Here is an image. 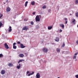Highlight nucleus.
Wrapping results in <instances>:
<instances>
[{
    "mask_svg": "<svg viewBox=\"0 0 78 78\" xmlns=\"http://www.w3.org/2000/svg\"><path fill=\"white\" fill-rule=\"evenodd\" d=\"M36 22H39L40 21V18L39 16L37 15L35 18Z\"/></svg>",
    "mask_w": 78,
    "mask_h": 78,
    "instance_id": "nucleus-1",
    "label": "nucleus"
},
{
    "mask_svg": "<svg viewBox=\"0 0 78 78\" xmlns=\"http://www.w3.org/2000/svg\"><path fill=\"white\" fill-rule=\"evenodd\" d=\"M4 47L6 49H9V46H8V45L7 44V43H5L4 44Z\"/></svg>",
    "mask_w": 78,
    "mask_h": 78,
    "instance_id": "nucleus-2",
    "label": "nucleus"
},
{
    "mask_svg": "<svg viewBox=\"0 0 78 78\" xmlns=\"http://www.w3.org/2000/svg\"><path fill=\"white\" fill-rule=\"evenodd\" d=\"M43 51L44 53H47L48 51V49L46 48H44L43 49Z\"/></svg>",
    "mask_w": 78,
    "mask_h": 78,
    "instance_id": "nucleus-3",
    "label": "nucleus"
},
{
    "mask_svg": "<svg viewBox=\"0 0 78 78\" xmlns=\"http://www.w3.org/2000/svg\"><path fill=\"white\" fill-rule=\"evenodd\" d=\"M16 43H14L13 44V48L14 49H16L17 48V46L15 45H16Z\"/></svg>",
    "mask_w": 78,
    "mask_h": 78,
    "instance_id": "nucleus-4",
    "label": "nucleus"
},
{
    "mask_svg": "<svg viewBox=\"0 0 78 78\" xmlns=\"http://www.w3.org/2000/svg\"><path fill=\"white\" fill-rule=\"evenodd\" d=\"M36 76L37 78H40V74L39 73H38L36 75Z\"/></svg>",
    "mask_w": 78,
    "mask_h": 78,
    "instance_id": "nucleus-5",
    "label": "nucleus"
},
{
    "mask_svg": "<svg viewBox=\"0 0 78 78\" xmlns=\"http://www.w3.org/2000/svg\"><path fill=\"white\" fill-rule=\"evenodd\" d=\"M28 30V27L25 26L23 28V30Z\"/></svg>",
    "mask_w": 78,
    "mask_h": 78,
    "instance_id": "nucleus-6",
    "label": "nucleus"
},
{
    "mask_svg": "<svg viewBox=\"0 0 78 78\" xmlns=\"http://www.w3.org/2000/svg\"><path fill=\"white\" fill-rule=\"evenodd\" d=\"M1 73L2 75H4V74L5 73V70H2L1 71Z\"/></svg>",
    "mask_w": 78,
    "mask_h": 78,
    "instance_id": "nucleus-7",
    "label": "nucleus"
},
{
    "mask_svg": "<svg viewBox=\"0 0 78 78\" xmlns=\"http://www.w3.org/2000/svg\"><path fill=\"white\" fill-rule=\"evenodd\" d=\"M60 26L61 27H62V28H64V25L63 24H60Z\"/></svg>",
    "mask_w": 78,
    "mask_h": 78,
    "instance_id": "nucleus-8",
    "label": "nucleus"
},
{
    "mask_svg": "<svg viewBox=\"0 0 78 78\" xmlns=\"http://www.w3.org/2000/svg\"><path fill=\"white\" fill-rule=\"evenodd\" d=\"M11 11V9L9 7H7V8L6 11L7 12H9Z\"/></svg>",
    "mask_w": 78,
    "mask_h": 78,
    "instance_id": "nucleus-9",
    "label": "nucleus"
},
{
    "mask_svg": "<svg viewBox=\"0 0 78 78\" xmlns=\"http://www.w3.org/2000/svg\"><path fill=\"white\" fill-rule=\"evenodd\" d=\"M19 56L20 58H23L24 56V55L23 54H20L19 55Z\"/></svg>",
    "mask_w": 78,
    "mask_h": 78,
    "instance_id": "nucleus-10",
    "label": "nucleus"
},
{
    "mask_svg": "<svg viewBox=\"0 0 78 78\" xmlns=\"http://www.w3.org/2000/svg\"><path fill=\"white\" fill-rule=\"evenodd\" d=\"M55 40L56 42H58L59 41V38L58 37H57Z\"/></svg>",
    "mask_w": 78,
    "mask_h": 78,
    "instance_id": "nucleus-11",
    "label": "nucleus"
},
{
    "mask_svg": "<svg viewBox=\"0 0 78 78\" xmlns=\"http://www.w3.org/2000/svg\"><path fill=\"white\" fill-rule=\"evenodd\" d=\"M20 47L22 48H25V46H23V44H20Z\"/></svg>",
    "mask_w": 78,
    "mask_h": 78,
    "instance_id": "nucleus-12",
    "label": "nucleus"
},
{
    "mask_svg": "<svg viewBox=\"0 0 78 78\" xmlns=\"http://www.w3.org/2000/svg\"><path fill=\"white\" fill-rule=\"evenodd\" d=\"M20 66H21L20 64H19V66H17V69H19L20 68Z\"/></svg>",
    "mask_w": 78,
    "mask_h": 78,
    "instance_id": "nucleus-13",
    "label": "nucleus"
},
{
    "mask_svg": "<svg viewBox=\"0 0 78 78\" xmlns=\"http://www.w3.org/2000/svg\"><path fill=\"white\" fill-rule=\"evenodd\" d=\"M52 28H53L52 27H50V26H48V29L49 30H51V29Z\"/></svg>",
    "mask_w": 78,
    "mask_h": 78,
    "instance_id": "nucleus-14",
    "label": "nucleus"
},
{
    "mask_svg": "<svg viewBox=\"0 0 78 78\" xmlns=\"http://www.w3.org/2000/svg\"><path fill=\"white\" fill-rule=\"evenodd\" d=\"M8 66L9 67H12V66H13V65L12 63H10L9 64Z\"/></svg>",
    "mask_w": 78,
    "mask_h": 78,
    "instance_id": "nucleus-15",
    "label": "nucleus"
},
{
    "mask_svg": "<svg viewBox=\"0 0 78 78\" xmlns=\"http://www.w3.org/2000/svg\"><path fill=\"white\" fill-rule=\"evenodd\" d=\"M9 32H11V31H12V29L11 27L10 26L9 27Z\"/></svg>",
    "mask_w": 78,
    "mask_h": 78,
    "instance_id": "nucleus-16",
    "label": "nucleus"
},
{
    "mask_svg": "<svg viewBox=\"0 0 78 78\" xmlns=\"http://www.w3.org/2000/svg\"><path fill=\"white\" fill-rule=\"evenodd\" d=\"M31 4L32 5H35V2L34 1L32 2H31Z\"/></svg>",
    "mask_w": 78,
    "mask_h": 78,
    "instance_id": "nucleus-17",
    "label": "nucleus"
},
{
    "mask_svg": "<svg viewBox=\"0 0 78 78\" xmlns=\"http://www.w3.org/2000/svg\"><path fill=\"white\" fill-rule=\"evenodd\" d=\"M23 61H24V60H20L18 62V63L19 64V63H20V62H22Z\"/></svg>",
    "mask_w": 78,
    "mask_h": 78,
    "instance_id": "nucleus-18",
    "label": "nucleus"
},
{
    "mask_svg": "<svg viewBox=\"0 0 78 78\" xmlns=\"http://www.w3.org/2000/svg\"><path fill=\"white\" fill-rule=\"evenodd\" d=\"M28 2L27 1L25 3V7H27V4H28Z\"/></svg>",
    "mask_w": 78,
    "mask_h": 78,
    "instance_id": "nucleus-19",
    "label": "nucleus"
},
{
    "mask_svg": "<svg viewBox=\"0 0 78 78\" xmlns=\"http://www.w3.org/2000/svg\"><path fill=\"white\" fill-rule=\"evenodd\" d=\"M57 52H58V53H59L60 52V49L59 48L57 49Z\"/></svg>",
    "mask_w": 78,
    "mask_h": 78,
    "instance_id": "nucleus-20",
    "label": "nucleus"
},
{
    "mask_svg": "<svg viewBox=\"0 0 78 78\" xmlns=\"http://www.w3.org/2000/svg\"><path fill=\"white\" fill-rule=\"evenodd\" d=\"M2 26H3V24H2V22H0V28L2 27Z\"/></svg>",
    "mask_w": 78,
    "mask_h": 78,
    "instance_id": "nucleus-21",
    "label": "nucleus"
},
{
    "mask_svg": "<svg viewBox=\"0 0 78 78\" xmlns=\"http://www.w3.org/2000/svg\"><path fill=\"white\" fill-rule=\"evenodd\" d=\"M76 20H75L74 19L72 21V23H73V24H75V22Z\"/></svg>",
    "mask_w": 78,
    "mask_h": 78,
    "instance_id": "nucleus-22",
    "label": "nucleus"
},
{
    "mask_svg": "<svg viewBox=\"0 0 78 78\" xmlns=\"http://www.w3.org/2000/svg\"><path fill=\"white\" fill-rule=\"evenodd\" d=\"M78 3V0H75V4L76 5H77Z\"/></svg>",
    "mask_w": 78,
    "mask_h": 78,
    "instance_id": "nucleus-23",
    "label": "nucleus"
},
{
    "mask_svg": "<svg viewBox=\"0 0 78 78\" xmlns=\"http://www.w3.org/2000/svg\"><path fill=\"white\" fill-rule=\"evenodd\" d=\"M76 16L77 17H78V12H76Z\"/></svg>",
    "mask_w": 78,
    "mask_h": 78,
    "instance_id": "nucleus-24",
    "label": "nucleus"
},
{
    "mask_svg": "<svg viewBox=\"0 0 78 78\" xmlns=\"http://www.w3.org/2000/svg\"><path fill=\"white\" fill-rule=\"evenodd\" d=\"M3 57V55L2 54H0V58H1V57Z\"/></svg>",
    "mask_w": 78,
    "mask_h": 78,
    "instance_id": "nucleus-25",
    "label": "nucleus"
},
{
    "mask_svg": "<svg viewBox=\"0 0 78 78\" xmlns=\"http://www.w3.org/2000/svg\"><path fill=\"white\" fill-rule=\"evenodd\" d=\"M42 8L43 9H45V8H46V6H45V5L44 6L42 7Z\"/></svg>",
    "mask_w": 78,
    "mask_h": 78,
    "instance_id": "nucleus-26",
    "label": "nucleus"
},
{
    "mask_svg": "<svg viewBox=\"0 0 78 78\" xmlns=\"http://www.w3.org/2000/svg\"><path fill=\"white\" fill-rule=\"evenodd\" d=\"M31 24L32 25H33L34 24V22H33L32 21L31 22Z\"/></svg>",
    "mask_w": 78,
    "mask_h": 78,
    "instance_id": "nucleus-27",
    "label": "nucleus"
},
{
    "mask_svg": "<svg viewBox=\"0 0 78 78\" xmlns=\"http://www.w3.org/2000/svg\"><path fill=\"white\" fill-rule=\"evenodd\" d=\"M28 19H24V21H27V20H28Z\"/></svg>",
    "mask_w": 78,
    "mask_h": 78,
    "instance_id": "nucleus-28",
    "label": "nucleus"
},
{
    "mask_svg": "<svg viewBox=\"0 0 78 78\" xmlns=\"http://www.w3.org/2000/svg\"><path fill=\"white\" fill-rule=\"evenodd\" d=\"M65 46V44L64 43L62 45V47H64Z\"/></svg>",
    "mask_w": 78,
    "mask_h": 78,
    "instance_id": "nucleus-29",
    "label": "nucleus"
},
{
    "mask_svg": "<svg viewBox=\"0 0 78 78\" xmlns=\"http://www.w3.org/2000/svg\"><path fill=\"white\" fill-rule=\"evenodd\" d=\"M75 77L76 78H78V75H76L75 76Z\"/></svg>",
    "mask_w": 78,
    "mask_h": 78,
    "instance_id": "nucleus-30",
    "label": "nucleus"
},
{
    "mask_svg": "<svg viewBox=\"0 0 78 78\" xmlns=\"http://www.w3.org/2000/svg\"><path fill=\"white\" fill-rule=\"evenodd\" d=\"M76 58V56H74L73 57V59H75Z\"/></svg>",
    "mask_w": 78,
    "mask_h": 78,
    "instance_id": "nucleus-31",
    "label": "nucleus"
},
{
    "mask_svg": "<svg viewBox=\"0 0 78 78\" xmlns=\"http://www.w3.org/2000/svg\"><path fill=\"white\" fill-rule=\"evenodd\" d=\"M17 44H20V41L18 42L17 43Z\"/></svg>",
    "mask_w": 78,
    "mask_h": 78,
    "instance_id": "nucleus-32",
    "label": "nucleus"
},
{
    "mask_svg": "<svg viewBox=\"0 0 78 78\" xmlns=\"http://www.w3.org/2000/svg\"><path fill=\"white\" fill-rule=\"evenodd\" d=\"M27 74H28V73H30V71H27Z\"/></svg>",
    "mask_w": 78,
    "mask_h": 78,
    "instance_id": "nucleus-33",
    "label": "nucleus"
},
{
    "mask_svg": "<svg viewBox=\"0 0 78 78\" xmlns=\"http://www.w3.org/2000/svg\"><path fill=\"white\" fill-rule=\"evenodd\" d=\"M34 73V72H33L32 73H31V75H33Z\"/></svg>",
    "mask_w": 78,
    "mask_h": 78,
    "instance_id": "nucleus-34",
    "label": "nucleus"
},
{
    "mask_svg": "<svg viewBox=\"0 0 78 78\" xmlns=\"http://www.w3.org/2000/svg\"><path fill=\"white\" fill-rule=\"evenodd\" d=\"M64 20H67V19L66 18H64Z\"/></svg>",
    "mask_w": 78,
    "mask_h": 78,
    "instance_id": "nucleus-35",
    "label": "nucleus"
},
{
    "mask_svg": "<svg viewBox=\"0 0 78 78\" xmlns=\"http://www.w3.org/2000/svg\"><path fill=\"white\" fill-rule=\"evenodd\" d=\"M76 44H78V40L77 41H76Z\"/></svg>",
    "mask_w": 78,
    "mask_h": 78,
    "instance_id": "nucleus-36",
    "label": "nucleus"
},
{
    "mask_svg": "<svg viewBox=\"0 0 78 78\" xmlns=\"http://www.w3.org/2000/svg\"><path fill=\"white\" fill-rule=\"evenodd\" d=\"M62 30H61V29H60V32H62Z\"/></svg>",
    "mask_w": 78,
    "mask_h": 78,
    "instance_id": "nucleus-37",
    "label": "nucleus"
},
{
    "mask_svg": "<svg viewBox=\"0 0 78 78\" xmlns=\"http://www.w3.org/2000/svg\"><path fill=\"white\" fill-rule=\"evenodd\" d=\"M67 21H66L65 22V24H67Z\"/></svg>",
    "mask_w": 78,
    "mask_h": 78,
    "instance_id": "nucleus-38",
    "label": "nucleus"
},
{
    "mask_svg": "<svg viewBox=\"0 0 78 78\" xmlns=\"http://www.w3.org/2000/svg\"><path fill=\"white\" fill-rule=\"evenodd\" d=\"M77 54H78V53H76L75 54V55H77Z\"/></svg>",
    "mask_w": 78,
    "mask_h": 78,
    "instance_id": "nucleus-39",
    "label": "nucleus"
},
{
    "mask_svg": "<svg viewBox=\"0 0 78 78\" xmlns=\"http://www.w3.org/2000/svg\"><path fill=\"white\" fill-rule=\"evenodd\" d=\"M31 73H30L29 74H28V76H30V75H31Z\"/></svg>",
    "mask_w": 78,
    "mask_h": 78,
    "instance_id": "nucleus-40",
    "label": "nucleus"
},
{
    "mask_svg": "<svg viewBox=\"0 0 78 78\" xmlns=\"http://www.w3.org/2000/svg\"><path fill=\"white\" fill-rule=\"evenodd\" d=\"M35 13H36V12H34L33 13V14L34 15V14H35Z\"/></svg>",
    "mask_w": 78,
    "mask_h": 78,
    "instance_id": "nucleus-41",
    "label": "nucleus"
},
{
    "mask_svg": "<svg viewBox=\"0 0 78 78\" xmlns=\"http://www.w3.org/2000/svg\"><path fill=\"white\" fill-rule=\"evenodd\" d=\"M50 11H51V9H49V12H50Z\"/></svg>",
    "mask_w": 78,
    "mask_h": 78,
    "instance_id": "nucleus-42",
    "label": "nucleus"
},
{
    "mask_svg": "<svg viewBox=\"0 0 78 78\" xmlns=\"http://www.w3.org/2000/svg\"><path fill=\"white\" fill-rule=\"evenodd\" d=\"M6 3H8V0H7L6 1Z\"/></svg>",
    "mask_w": 78,
    "mask_h": 78,
    "instance_id": "nucleus-43",
    "label": "nucleus"
},
{
    "mask_svg": "<svg viewBox=\"0 0 78 78\" xmlns=\"http://www.w3.org/2000/svg\"><path fill=\"white\" fill-rule=\"evenodd\" d=\"M70 16H72V14H70Z\"/></svg>",
    "mask_w": 78,
    "mask_h": 78,
    "instance_id": "nucleus-44",
    "label": "nucleus"
},
{
    "mask_svg": "<svg viewBox=\"0 0 78 78\" xmlns=\"http://www.w3.org/2000/svg\"><path fill=\"white\" fill-rule=\"evenodd\" d=\"M58 78H60L59 77H58Z\"/></svg>",
    "mask_w": 78,
    "mask_h": 78,
    "instance_id": "nucleus-45",
    "label": "nucleus"
}]
</instances>
